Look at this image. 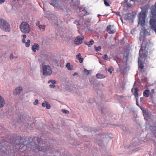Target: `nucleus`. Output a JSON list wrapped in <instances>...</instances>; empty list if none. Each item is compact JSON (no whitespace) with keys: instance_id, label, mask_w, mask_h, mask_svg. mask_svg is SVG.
I'll use <instances>...</instances> for the list:
<instances>
[{"instance_id":"f257e3e1","label":"nucleus","mask_w":156,"mask_h":156,"mask_svg":"<svg viewBox=\"0 0 156 156\" xmlns=\"http://www.w3.org/2000/svg\"><path fill=\"white\" fill-rule=\"evenodd\" d=\"M147 9H146L145 10H142L138 15V24H140L142 27L145 25V18L146 17V12L147 11Z\"/></svg>"},{"instance_id":"f03ea898","label":"nucleus","mask_w":156,"mask_h":156,"mask_svg":"<svg viewBox=\"0 0 156 156\" xmlns=\"http://www.w3.org/2000/svg\"><path fill=\"white\" fill-rule=\"evenodd\" d=\"M15 144L16 148L18 150L22 149L23 148H27V146L23 145V144L22 143V138L21 137L18 136L17 139L14 140L12 142Z\"/></svg>"},{"instance_id":"7ed1b4c3","label":"nucleus","mask_w":156,"mask_h":156,"mask_svg":"<svg viewBox=\"0 0 156 156\" xmlns=\"http://www.w3.org/2000/svg\"><path fill=\"white\" fill-rule=\"evenodd\" d=\"M0 28L2 30L6 32H9L10 30L9 23L2 19H0Z\"/></svg>"},{"instance_id":"20e7f679","label":"nucleus","mask_w":156,"mask_h":156,"mask_svg":"<svg viewBox=\"0 0 156 156\" xmlns=\"http://www.w3.org/2000/svg\"><path fill=\"white\" fill-rule=\"evenodd\" d=\"M49 3L56 9L60 10L63 9L62 2L61 0H49Z\"/></svg>"},{"instance_id":"39448f33","label":"nucleus","mask_w":156,"mask_h":156,"mask_svg":"<svg viewBox=\"0 0 156 156\" xmlns=\"http://www.w3.org/2000/svg\"><path fill=\"white\" fill-rule=\"evenodd\" d=\"M20 28L21 31L23 33L25 34L29 33L30 29L29 24L25 22L21 23L20 25Z\"/></svg>"},{"instance_id":"423d86ee","label":"nucleus","mask_w":156,"mask_h":156,"mask_svg":"<svg viewBox=\"0 0 156 156\" xmlns=\"http://www.w3.org/2000/svg\"><path fill=\"white\" fill-rule=\"evenodd\" d=\"M43 74L44 76H49L52 73L51 68L48 66L44 65L43 67Z\"/></svg>"},{"instance_id":"0eeeda50","label":"nucleus","mask_w":156,"mask_h":156,"mask_svg":"<svg viewBox=\"0 0 156 156\" xmlns=\"http://www.w3.org/2000/svg\"><path fill=\"white\" fill-rule=\"evenodd\" d=\"M147 51H143L142 44L141 45V48L139 51V57H140L141 56V59H143V58H145L147 57Z\"/></svg>"},{"instance_id":"6e6552de","label":"nucleus","mask_w":156,"mask_h":156,"mask_svg":"<svg viewBox=\"0 0 156 156\" xmlns=\"http://www.w3.org/2000/svg\"><path fill=\"white\" fill-rule=\"evenodd\" d=\"M106 30L110 34H114L116 31V29L114 26L111 25L107 27Z\"/></svg>"},{"instance_id":"1a4fd4ad","label":"nucleus","mask_w":156,"mask_h":156,"mask_svg":"<svg viewBox=\"0 0 156 156\" xmlns=\"http://www.w3.org/2000/svg\"><path fill=\"white\" fill-rule=\"evenodd\" d=\"M84 39L83 36H77L74 40V43L76 44H80L83 42V40Z\"/></svg>"},{"instance_id":"9d476101","label":"nucleus","mask_w":156,"mask_h":156,"mask_svg":"<svg viewBox=\"0 0 156 156\" xmlns=\"http://www.w3.org/2000/svg\"><path fill=\"white\" fill-rule=\"evenodd\" d=\"M22 90V88L21 87H19L15 89L14 91V94L15 95L19 94Z\"/></svg>"},{"instance_id":"9b49d317","label":"nucleus","mask_w":156,"mask_h":156,"mask_svg":"<svg viewBox=\"0 0 156 156\" xmlns=\"http://www.w3.org/2000/svg\"><path fill=\"white\" fill-rule=\"evenodd\" d=\"M143 59H141V57L138 58V63L139 68L142 69L144 68L143 62L142 61Z\"/></svg>"},{"instance_id":"f8f14e48","label":"nucleus","mask_w":156,"mask_h":156,"mask_svg":"<svg viewBox=\"0 0 156 156\" xmlns=\"http://www.w3.org/2000/svg\"><path fill=\"white\" fill-rule=\"evenodd\" d=\"M39 45L35 43L32 46V49L34 52H35L36 50H39Z\"/></svg>"},{"instance_id":"ddd939ff","label":"nucleus","mask_w":156,"mask_h":156,"mask_svg":"<svg viewBox=\"0 0 156 156\" xmlns=\"http://www.w3.org/2000/svg\"><path fill=\"white\" fill-rule=\"evenodd\" d=\"M134 92L133 95H134L136 98H138L139 94L138 92L139 91L137 87H135L134 89Z\"/></svg>"},{"instance_id":"4468645a","label":"nucleus","mask_w":156,"mask_h":156,"mask_svg":"<svg viewBox=\"0 0 156 156\" xmlns=\"http://www.w3.org/2000/svg\"><path fill=\"white\" fill-rule=\"evenodd\" d=\"M5 104V100L4 98L0 96V108H2Z\"/></svg>"},{"instance_id":"2eb2a0df","label":"nucleus","mask_w":156,"mask_h":156,"mask_svg":"<svg viewBox=\"0 0 156 156\" xmlns=\"http://www.w3.org/2000/svg\"><path fill=\"white\" fill-rule=\"evenodd\" d=\"M36 25L40 29H42L44 30L45 27V26L44 25H42L40 24V22L39 21H38Z\"/></svg>"},{"instance_id":"dca6fc26","label":"nucleus","mask_w":156,"mask_h":156,"mask_svg":"<svg viewBox=\"0 0 156 156\" xmlns=\"http://www.w3.org/2000/svg\"><path fill=\"white\" fill-rule=\"evenodd\" d=\"M33 147V146H32V147H31V148H32ZM33 148L34 149V150L36 151H37V150L38 151H42L44 152H47L48 151V150H47V149H46L45 150L43 149H40V148H35L34 149L35 147H33Z\"/></svg>"},{"instance_id":"f3484780","label":"nucleus","mask_w":156,"mask_h":156,"mask_svg":"<svg viewBox=\"0 0 156 156\" xmlns=\"http://www.w3.org/2000/svg\"><path fill=\"white\" fill-rule=\"evenodd\" d=\"M150 91L148 90H145L143 93V95L146 97H148L149 96V93Z\"/></svg>"},{"instance_id":"a211bd4d","label":"nucleus","mask_w":156,"mask_h":156,"mask_svg":"<svg viewBox=\"0 0 156 156\" xmlns=\"http://www.w3.org/2000/svg\"><path fill=\"white\" fill-rule=\"evenodd\" d=\"M94 43V41L93 39H91L89 42H85L84 43L86 45H88V47H90Z\"/></svg>"},{"instance_id":"6ab92c4d","label":"nucleus","mask_w":156,"mask_h":156,"mask_svg":"<svg viewBox=\"0 0 156 156\" xmlns=\"http://www.w3.org/2000/svg\"><path fill=\"white\" fill-rule=\"evenodd\" d=\"M96 77L97 78L102 79L105 77V76L103 74L98 73L96 75Z\"/></svg>"},{"instance_id":"aec40b11","label":"nucleus","mask_w":156,"mask_h":156,"mask_svg":"<svg viewBox=\"0 0 156 156\" xmlns=\"http://www.w3.org/2000/svg\"><path fill=\"white\" fill-rule=\"evenodd\" d=\"M66 66L67 67V69L69 70H71L73 69L71 67V65L69 63H67L66 65Z\"/></svg>"},{"instance_id":"412c9836","label":"nucleus","mask_w":156,"mask_h":156,"mask_svg":"<svg viewBox=\"0 0 156 156\" xmlns=\"http://www.w3.org/2000/svg\"><path fill=\"white\" fill-rule=\"evenodd\" d=\"M94 47L95 50L97 52H98V51H100L101 49V47L100 46H98V47L94 46Z\"/></svg>"},{"instance_id":"4be33fe9","label":"nucleus","mask_w":156,"mask_h":156,"mask_svg":"<svg viewBox=\"0 0 156 156\" xmlns=\"http://www.w3.org/2000/svg\"><path fill=\"white\" fill-rule=\"evenodd\" d=\"M25 46L26 47H28L30 45V41L29 39L27 40V41L25 43Z\"/></svg>"},{"instance_id":"5701e85b","label":"nucleus","mask_w":156,"mask_h":156,"mask_svg":"<svg viewBox=\"0 0 156 156\" xmlns=\"http://www.w3.org/2000/svg\"><path fill=\"white\" fill-rule=\"evenodd\" d=\"M113 68L112 66H111L108 68V71L109 72L110 74H111L112 73V71H113Z\"/></svg>"},{"instance_id":"b1692460","label":"nucleus","mask_w":156,"mask_h":156,"mask_svg":"<svg viewBox=\"0 0 156 156\" xmlns=\"http://www.w3.org/2000/svg\"><path fill=\"white\" fill-rule=\"evenodd\" d=\"M84 73L87 75H88L89 74V71L85 69H84Z\"/></svg>"},{"instance_id":"393cba45","label":"nucleus","mask_w":156,"mask_h":156,"mask_svg":"<svg viewBox=\"0 0 156 156\" xmlns=\"http://www.w3.org/2000/svg\"><path fill=\"white\" fill-rule=\"evenodd\" d=\"M48 82V83L51 82L53 84H55L56 83V81L55 80H49Z\"/></svg>"},{"instance_id":"a878e982","label":"nucleus","mask_w":156,"mask_h":156,"mask_svg":"<svg viewBox=\"0 0 156 156\" xmlns=\"http://www.w3.org/2000/svg\"><path fill=\"white\" fill-rule=\"evenodd\" d=\"M105 5L106 6H109V4L107 1V0H104Z\"/></svg>"},{"instance_id":"bb28decb","label":"nucleus","mask_w":156,"mask_h":156,"mask_svg":"<svg viewBox=\"0 0 156 156\" xmlns=\"http://www.w3.org/2000/svg\"><path fill=\"white\" fill-rule=\"evenodd\" d=\"M62 112L63 113L66 114H68L69 113V112L66 110L65 109H62Z\"/></svg>"},{"instance_id":"cd10ccee","label":"nucleus","mask_w":156,"mask_h":156,"mask_svg":"<svg viewBox=\"0 0 156 156\" xmlns=\"http://www.w3.org/2000/svg\"><path fill=\"white\" fill-rule=\"evenodd\" d=\"M102 58L103 59L107 60L108 57L106 54H105L104 55V56H103Z\"/></svg>"},{"instance_id":"c85d7f7f","label":"nucleus","mask_w":156,"mask_h":156,"mask_svg":"<svg viewBox=\"0 0 156 156\" xmlns=\"http://www.w3.org/2000/svg\"><path fill=\"white\" fill-rule=\"evenodd\" d=\"M45 107L48 109H50L51 108L50 105V104H48V103H46V105Z\"/></svg>"},{"instance_id":"c756f323","label":"nucleus","mask_w":156,"mask_h":156,"mask_svg":"<svg viewBox=\"0 0 156 156\" xmlns=\"http://www.w3.org/2000/svg\"><path fill=\"white\" fill-rule=\"evenodd\" d=\"M127 7L129 8H131L132 7V5L131 4L127 3Z\"/></svg>"},{"instance_id":"7c9ffc66","label":"nucleus","mask_w":156,"mask_h":156,"mask_svg":"<svg viewBox=\"0 0 156 156\" xmlns=\"http://www.w3.org/2000/svg\"><path fill=\"white\" fill-rule=\"evenodd\" d=\"M38 103V100L37 99H36L34 103V105H37Z\"/></svg>"},{"instance_id":"2f4dec72","label":"nucleus","mask_w":156,"mask_h":156,"mask_svg":"<svg viewBox=\"0 0 156 156\" xmlns=\"http://www.w3.org/2000/svg\"><path fill=\"white\" fill-rule=\"evenodd\" d=\"M81 54L80 53H79L76 56V58L78 59L80 58Z\"/></svg>"},{"instance_id":"473e14b6","label":"nucleus","mask_w":156,"mask_h":156,"mask_svg":"<svg viewBox=\"0 0 156 156\" xmlns=\"http://www.w3.org/2000/svg\"><path fill=\"white\" fill-rule=\"evenodd\" d=\"M9 58L10 59H12L14 58V57L12 54H11L10 55Z\"/></svg>"},{"instance_id":"72a5a7b5","label":"nucleus","mask_w":156,"mask_h":156,"mask_svg":"<svg viewBox=\"0 0 156 156\" xmlns=\"http://www.w3.org/2000/svg\"><path fill=\"white\" fill-rule=\"evenodd\" d=\"M45 103L43 102L42 104V105L43 107H45L46 106V103H47L46 101H45Z\"/></svg>"},{"instance_id":"f704fd0d","label":"nucleus","mask_w":156,"mask_h":156,"mask_svg":"<svg viewBox=\"0 0 156 156\" xmlns=\"http://www.w3.org/2000/svg\"><path fill=\"white\" fill-rule=\"evenodd\" d=\"M138 98H136V105L139 106V107H140L138 103Z\"/></svg>"},{"instance_id":"c9c22d12","label":"nucleus","mask_w":156,"mask_h":156,"mask_svg":"<svg viewBox=\"0 0 156 156\" xmlns=\"http://www.w3.org/2000/svg\"><path fill=\"white\" fill-rule=\"evenodd\" d=\"M79 61V62L80 63H82V62H83V58H79L78 59Z\"/></svg>"},{"instance_id":"e433bc0d","label":"nucleus","mask_w":156,"mask_h":156,"mask_svg":"<svg viewBox=\"0 0 156 156\" xmlns=\"http://www.w3.org/2000/svg\"><path fill=\"white\" fill-rule=\"evenodd\" d=\"M144 101V98L143 97H141L140 98V101L141 102H143Z\"/></svg>"},{"instance_id":"4c0bfd02","label":"nucleus","mask_w":156,"mask_h":156,"mask_svg":"<svg viewBox=\"0 0 156 156\" xmlns=\"http://www.w3.org/2000/svg\"><path fill=\"white\" fill-rule=\"evenodd\" d=\"M49 86L51 88H54L55 87V86L54 84H50Z\"/></svg>"},{"instance_id":"58836bf2","label":"nucleus","mask_w":156,"mask_h":156,"mask_svg":"<svg viewBox=\"0 0 156 156\" xmlns=\"http://www.w3.org/2000/svg\"><path fill=\"white\" fill-rule=\"evenodd\" d=\"M22 42L23 43H25L26 42L25 39L23 38L22 40Z\"/></svg>"},{"instance_id":"ea45409f","label":"nucleus","mask_w":156,"mask_h":156,"mask_svg":"<svg viewBox=\"0 0 156 156\" xmlns=\"http://www.w3.org/2000/svg\"><path fill=\"white\" fill-rule=\"evenodd\" d=\"M5 1V0H0V4L4 2Z\"/></svg>"},{"instance_id":"a19ab883","label":"nucleus","mask_w":156,"mask_h":156,"mask_svg":"<svg viewBox=\"0 0 156 156\" xmlns=\"http://www.w3.org/2000/svg\"><path fill=\"white\" fill-rule=\"evenodd\" d=\"M23 39H25L26 37V36L25 34L23 35Z\"/></svg>"},{"instance_id":"79ce46f5","label":"nucleus","mask_w":156,"mask_h":156,"mask_svg":"<svg viewBox=\"0 0 156 156\" xmlns=\"http://www.w3.org/2000/svg\"><path fill=\"white\" fill-rule=\"evenodd\" d=\"M128 0H124V2L125 3H126ZM130 1H133L132 0H130Z\"/></svg>"},{"instance_id":"37998d69","label":"nucleus","mask_w":156,"mask_h":156,"mask_svg":"<svg viewBox=\"0 0 156 156\" xmlns=\"http://www.w3.org/2000/svg\"><path fill=\"white\" fill-rule=\"evenodd\" d=\"M37 143H38V145H39L40 144V142H39L37 140ZM35 143H37L36 142H35Z\"/></svg>"},{"instance_id":"c03bdc74","label":"nucleus","mask_w":156,"mask_h":156,"mask_svg":"<svg viewBox=\"0 0 156 156\" xmlns=\"http://www.w3.org/2000/svg\"><path fill=\"white\" fill-rule=\"evenodd\" d=\"M19 119L20 120H21L22 119H23V117L22 116H20V117L19 118Z\"/></svg>"},{"instance_id":"a18cd8bd","label":"nucleus","mask_w":156,"mask_h":156,"mask_svg":"<svg viewBox=\"0 0 156 156\" xmlns=\"http://www.w3.org/2000/svg\"><path fill=\"white\" fill-rule=\"evenodd\" d=\"M116 14L118 16H120V14L119 12L117 13H116Z\"/></svg>"},{"instance_id":"49530a36","label":"nucleus","mask_w":156,"mask_h":156,"mask_svg":"<svg viewBox=\"0 0 156 156\" xmlns=\"http://www.w3.org/2000/svg\"><path fill=\"white\" fill-rule=\"evenodd\" d=\"M129 15H130V13H128L127 14H126V16H128Z\"/></svg>"},{"instance_id":"de8ad7c7","label":"nucleus","mask_w":156,"mask_h":156,"mask_svg":"<svg viewBox=\"0 0 156 156\" xmlns=\"http://www.w3.org/2000/svg\"><path fill=\"white\" fill-rule=\"evenodd\" d=\"M14 58H17L18 56H14Z\"/></svg>"},{"instance_id":"09e8293b","label":"nucleus","mask_w":156,"mask_h":156,"mask_svg":"<svg viewBox=\"0 0 156 156\" xmlns=\"http://www.w3.org/2000/svg\"><path fill=\"white\" fill-rule=\"evenodd\" d=\"M37 137H35V138H34V139L36 140H37Z\"/></svg>"},{"instance_id":"8fccbe9b","label":"nucleus","mask_w":156,"mask_h":156,"mask_svg":"<svg viewBox=\"0 0 156 156\" xmlns=\"http://www.w3.org/2000/svg\"><path fill=\"white\" fill-rule=\"evenodd\" d=\"M154 89H152V90H151V91H154Z\"/></svg>"},{"instance_id":"3c124183","label":"nucleus","mask_w":156,"mask_h":156,"mask_svg":"<svg viewBox=\"0 0 156 156\" xmlns=\"http://www.w3.org/2000/svg\"><path fill=\"white\" fill-rule=\"evenodd\" d=\"M48 149H49L48 147Z\"/></svg>"},{"instance_id":"603ef678","label":"nucleus","mask_w":156,"mask_h":156,"mask_svg":"<svg viewBox=\"0 0 156 156\" xmlns=\"http://www.w3.org/2000/svg\"><path fill=\"white\" fill-rule=\"evenodd\" d=\"M72 1H73V0H72Z\"/></svg>"}]
</instances>
